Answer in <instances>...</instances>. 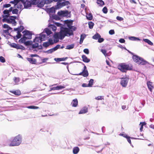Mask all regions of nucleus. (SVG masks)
Returning a JSON list of instances; mask_svg holds the SVG:
<instances>
[{"label": "nucleus", "instance_id": "nucleus-31", "mask_svg": "<svg viewBox=\"0 0 154 154\" xmlns=\"http://www.w3.org/2000/svg\"><path fill=\"white\" fill-rule=\"evenodd\" d=\"M100 37V35L99 34L97 33L93 36L92 38L95 39H98Z\"/></svg>", "mask_w": 154, "mask_h": 154}, {"label": "nucleus", "instance_id": "nucleus-63", "mask_svg": "<svg viewBox=\"0 0 154 154\" xmlns=\"http://www.w3.org/2000/svg\"><path fill=\"white\" fill-rule=\"evenodd\" d=\"M55 24L56 26H60L61 27V26L62 25L61 24L58 23H55Z\"/></svg>", "mask_w": 154, "mask_h": 154}, {"label": "nucleus", "instance_id": "nucleus-43", "mask_svg": "<svg viewBox=\"0 0 154 154\" xmlns=\"http://www.w3.org/2000/svg\"><path fill=\"white\" fill-rule=\"evenodd\" d=\"M94 23L92 22H88V25L89 28L92 29L94 26Z\"/></svg>", "mask_w": 154, "mask_h": 154}, {"label": "nucleus", "instance_id": "nucleus-44", "mask_svg": "<svg viewBox=\"0 0 154 154\" xmlns=\"http://www.w3.org/2000/svg\"><path fill=\"white\" fill-rule=\"evenodd\" d=\"M49 11L50 13H54L55 12V8L53 7H52L49 9Z\"/></svg>", "mask_w": 154, "mask_h": 154}, {"label": "nucleus", "instance_id": "nucleus-13", "mask_svg": "<svg viewBox=\"0 0 154 154\" xmlns=\"http://www.w3.org/2000/svg\"><path fill=\"white\" fill-rule=\"evenodd\" d=\"M13 8V7H11L8 10H5L3 11V13L4 15V16H6L8 17H10V12H11L12 11V9Z\"/></svg>", "mask_w": 154, "mask_h": 154}, {"label": "nucleus", "instance_id": "nucleus-10", "mask_svg": "<svg viewBox=\"0 0 154 154\" xmlns=\"http://www.w3.org/2000/svg\"><path fill=\"white\" fill-rule=\"evenodd\" d=\"M60 45H57L56 46L54 47V48L48 50L47 51H44L43 52L45 53H46L47 54H51L54 51L57 50V49H58L60 47Z\"/></svg>", "mask_w": 154, "mask_h": 154}, {"label": "nucleus", "instance_id": "nucleus-29", "mask_svg": "<svg viewBox=\"0 0 154 154\" xmlns=\"http://www.w3.org/2000/svg\"><path fill=\"white\" fill-rule=\"evenodd\" d=\"M79 151V149L78 147H75L73 149V152L74 154H77Z\"/></svg>", "mask_w": 154, "mask_h": 154}, {"label": "nucleus", "instance_id": "nucleus-39", "mask_svg": "<svg viewBox=\"0 0 154 154\" xmlns=\"http://www.w3.org/2000/svg\"><path fill=\"white\" fill-rule=\"evenodd\" d=\"M94 82V80L92 79H91L89 82V83L88 84V87H92L93 83Z\"/></svg>", "mask_w": 154, "mask_h": 154}, {"label": "nucleus", "instance_id": "nucleus-15", "mask_svg": "<svg viewBox=\"0 0 154 154\" xmlns=\"http://www.w3.org/2000/svg\"><path fill=\"white\" fill-rule=\"evenodd\" d=\"M76 75H82L84 77H86L88 75V73L87 69L83 70L82 72L80 73L75 74Z\"/></svg>", "mask_w": 154, "mask_h": 154}, {"label": "nucleus", "instance_id": "nucleus-59", "mask_svg": "<svg viewBox=\"0 0 154 154\" xmlns=\"http://www.w3.org/2000/svg\"><path fill=\"white\" fill-rule=\"evenodd\" d=\"M17 35H16V37L17 38H20L21 36V35L20 32H17Z\"/></svg>", "mask_w": 154, "mask_h": 154}, {"label": "nucleus", "instance_id": "nucleus-42", "mask_svg": "<svg viewBox=\"0 0 154 154\" xmlns=\"http://www.w3.org/2000/svg\"><path fill=\"white\" fill-rule=\"evenodd\" d=\"M26 108L30 109H38L39 108V107H38L33 106H27Z\"/></svg>", "mask_w": 154, "mask_h": 154}, {"label": "nucleus", "instance_id": "nucleus-2", "mask_svg": "<svg viewBox=\"0 0 154 154\" xmlns=\"http://www.w3.org/2000/svg\"><path fill=\"white\" fill-rule=\"evenodd\" d=\"M22 141V136L20 134L14 137L12 139L7 140V142L8 145L10 146H14L19 145Z\"/></svg>", "mask_w": 154, "mask_h": 154}, {"label": "nucleus", "instance_id": "nucleus-46", "mask_svg": "<svg viewBox=\"0 0 154 154\" xmlns=\"http://www.w3.org/2000/svg\"><path fill=\"white\" fill-rule=\"evenodd\" d=\"M14 81L15 83V84H17L20 81L19 78L15 77L14 79Z\"/></svg>", "mask_w": 154, "mask_h": 154}, {"label": "nucleus", "instance_id": "nucleus-8", "mask_svg": "<svg viewBox=\"0 0 154 154\" xmlns=\"http://www.w3.org/2000/svg\"><path fill=\"white\" fill-rule=\"evenodd\" d=\"M129 79L127 77L121 79L120 84L123 87H126L128 82Z\"/></svg>", "mask_w": 154, "mask_h": 154}, {"label": "nucleus", "instance_id": "nucleus-47", "mask_svg": "<svg viewBox=\"0 0 154 154\" xmlns=\"http://www.w3.org/2000/svg\"><path fill=\"white\" fill-rule=\"evenodd\" d=\"M45 4H49L53 2V0H44Z\"/></svg>", "mask_w": 154, "mask_h": 154}, {"label": "nucleus", "instance_id": "nucleus-34", "mask_svg": "<svg viewBox=\"0 0 154 154\" xmlns=\"http://www.w3.org/2000/svg\"><path fill=\"white\" fill-rule=\"evenodd\" d=\"M11 92L14 94L17 95H19L21 94L20 91L19 90L14 91Z\"/></svg>", "mask_w": 154, "mask_h": 154}, {"label": "nucleus", "instance_id": "nucleus-27", "mask_svg": "<svg viewBox=\"0 0 154 154\" xmlns=\"http://www.w3.org/2000/svg\"><path fill=\"white\" fill-rule=\"evenodd\" d=\"M23 0H14V1H11L10 2V3L14 4V8H16L17 4L20 1H22Z\"/></svg>", "mask_w": 154, "mask_h": 154}, {"label": "nucleus", "instance_id": "nucleus-22", "mask_svg": "<svg viewBox=\"0 0 154 154\" xmlns=\"http://www.w3.org/2000/svg\"><path fill=\"white\" fill-rule=\"evenodd\" d=\"M45 4L44 0H42L41 1H38L37 6L38 7H42L44 6Z\"/></svg>", "mask_w": 154, "mask_h": 154}, {"label": "nucleus", "instance_id": "nucleus-54", "mask_svg": "<svg viewBox=\"0 0 154 154\" xmlns=\"http://www.w3.org/2000/svg\"><path fill=\"white\" fill-rule=\"evenodd\" d=\"M103 13L105 14H106L107 12V8L106 7H104L103 9Z\"/></svg>", "mask_w": 154, "mask_h": 154}, {"label": "nucleus", "instance_id": "nucleus-61", "mask_svg": "<svg viewBox=\"0 0 154 154\" xmlns=\"http://www.w3.org/2000/svg\"><path fill=\"white\" fill-rule=\"evenodd\" d=\"M116 19L119 21H122L123 20V18L119 16H117L116 17Z\"/></svg>", "mask_w": 154, "mask_h": 154}, {"label": "nucleus", "instance_id": "nucleus-9", "mask_svg": "<svg viewBox=\"0 0 154 154\" xmlns=\"http://www.w3.org/2000/svg\"><path fill=\"white\" fill-rule=\"evenodd\" d=\"M57 15L60 17H67L68 15V11H61L58 12Z\"/></svg>", "mask_w": 154, "mask_h": 154}, {"label": "nucleus", "instance_id": "nucleus-14", "mask_svg": "<svg viewBox=\"0 0 154 154\" xmlns=\"http://www.w3.org/2000/svg\"><path fill=\"white\" fill-rule=\"evenodd\" d=\"M54 43L53 40L49 39L47 42H45L43 43V45L45 47H47L50 45H52Z\"/></svg>", "mask_w": 154, "mask_h": 154}, {"label": "nucleus", "instance_id": "nucleus-51", "mask_svg": "<svg viewBox=\"0 0 154 154\" xmlns=\"http://www.w3.org/2000/svg\"><path fill=\"white\" fill-rule=\"evenodd\" d=\"M0 61L2 63H4L5 61V58L2 57V56H0Z\"/></svg>", "mask_w": 154, "mask_h": 154}, {"label": "nucleus", "instance_id": "nucleus-60", "mask_svg": "<svg viewBox=\"0 0 154 154\" xmlns=\"http://www.w3.org/2000/svg\"><path fill=\"white\" fill-rule=\"evenodd\" d=\"M85 37H86V35L85 34L81 35V37H80V39L82 40H83L85 38Z\"/></svg>", "mask_w": 154, "mask_h": 154}, {"label": "nucleus", "instance_id": "nucleus-4", "mask_svg": "<svg viewBox=\"0 0 154 154\" xmlns=\"http://www.w3.org/2000/svg\"><path fill=\"white\" fill-rule=\"evenodd\" d=\"M118 69L122 72H126L127 70H131L132 69L131 66L125 63H121L118 66Z\"/></svg>", "mask_w": 154, "mask_h": 154}, {"label": "nucleus", "instance_id": "nucleus-21", "mask_svg": "<svg viewBox=\"0 0 154 154\" xmlns=\"http://www.w3.org/2000/svg\"><path fill=\"white\" fill-rule=\"evenodd\" d=\"M23 6L22 2L21 1H20L17 4L16 8L20 10H22L23 9Z\"/></svg>", "mask_w": 154, "mask_h": 154}, {"label": "nucleus", "instance_id": "nucleus-35", "mask_svg": "<svg viewBox=\"0 0 154 154\" xmlns=\"http://www.w3.org/2000/svg\"><path fill=\"white\" fill-rule=\"evenodd\" d=\"M23 26H21L20 28H16V29L15 28L14 29V30L15 31H18V32H20L22 31V30L23 29Z\"/></svg>", "mask_w": 154, "mask_h": 154}, {"label": "nucleus", "instance_id": "nucleus-3", "mask_svg": "<svg viewBox=\"0 0 154 154\" xmlns=\"http://www.w3.org/2000/svg\"><path fill=\"white\" fill-rule=\"evenodd\" d=\"M133 59L134 62L138 64L144 65L148 63V62L144 60L143 58L137 55H134Z\"/></svg>", "mask_w": 154, "mask_h": 154}, {"label": "nucleus", "instance_id": "nucleus-38", "mask_svg": "<svg viewBox=\"0 0 154 154\" xmlns=\"http://www.w3.org/2000/svg\"><path fill=\"white\" fill-rule=\"evenodd\" d=\"M74 46V44H71L70 45H67L66 46V49H71L73 48Z\"/></svg>", "mask_w": 154, "mask_h": 154}, {"label": "nucleus", "instance_id": "nucleus-48", "mask_svg": "<svg viewBox=\"0 0 154 154\" xmlns=\"http://www.w3.org/2000/svg\"><path fill=\"white\" fill-rule=\"evenodd\" d=\"M39 0H33L31 3V4H33V5H37V3H38V1Z\"/></svg>", "mask_w": 154, "mask_h": 154}, {"label": "nucleus", "instance_id": "nucleus-25", "mask_svg": "<svg viewBox=\"0 0 154 154\" xmlns=\"http://www.w3.org/2000/svg\"><path fill=\"white\" fill-rule=\"evenodd\" d=\"M82 58L83 61L87 63L90 61V60L88 59L85 55H82Z\"/></svg>", "mask_w": 154, "mask_h": 154}, {"label": "nucleus", "instance_id": "nucleus-37", "mask_svg": "<svg viewBox=\"0 0 154 154\" xmlns=\"http://www.w3.org/2000/svg\"><path fill=\"white\" fill-rule=\"evenodd\" d=\"M97 2L100 6H102L104 4V2L102 0H97Z\"/></svg>", "mask_w": 154, "mask_h": 154}, {"label": "nucleus", "instance_id": "nucleus-20", "mask_svg": "<svg viewBox=\"0 0 154 154\" xmlns=\"http://www.w3.org/2000/svg\"><path fill=\"white\" fill-rule=\"evenodd\" d=\"M32 49L34 51L35 50L34 49L35 48H38V49H41L42 48V46L41 45L38 46V43L36 42L35 43V44H32Z\"/></svg>", "mask_w": 154, "mask_h": 154}, {"label": "nucleus", "instance_id": "nucleus-28", "mask_svg": "<svg viewBox=\"0 0 154 154\" xmlns=\"http://www.w3.org/2000/svg\"><path fill=\"white\" fill-rule=\"evenodd\" d=\"M43 33H44L46 35H50L51 34V32L49 29L46 28L44 29V32ZM46 35L47 36V35Z\"/></svg>", "mask_w": 154, "mask_h": 154}, {"label": "nucleus", "instance_id": "nucleus-58", "mask_svg": "<svg viewBox=\"0 0 154 154\" xmlns=\"http://www.w3.org/2000/svg\"><path fill=\"white\" fill-rule=\"evenodd\" d=\"M83 51L84 53L87 54H88L89 53V51L88 49H85Z\"/></svg>", "mask_w": 154, "mask_h": 154}, {"label": "nucleus", "instance_id": "nucleus-40", "mask_svg": "<svg viewBox=\"0 0 154 154\" xmlns=\"http://www.w3.org/2000/svg\"><path fill=\"white\" fill-rule=\"evenodd\" d=\"M86 17L88 20H91L92 19V16L91 14H88L86 15Z\"/></svg>", "mask_w": 154, "mask_h": 154}, {"label": "nucleus", "instance_id": "nucleus-30", "mask_svg": "<svg viewBox=\"0 0 154 154\" xmlns=\"http://www.w3.org/2000/svg\"><path fill=\"white\" fill-rule=\"evenodd\" d=\"M129 40L132 41L140 40V39H139V38H137L134 36L129 37Z\"/></svg>", "mask_w": 154, "mask_h": 154}, {"label": "nucleus", "instance_id": "nucleus-56", "mask_svg": "<svg viewBox=\"0 0 154 154\" xmlns=\"http://www.w3.org/2000/svg\"><path fill=\"white\" fill-rule=\"evenodd\" d=\"M104 39L103 38H101V37L99 38L98 39V42L99 43H101L104 41Z\"/></svg>", "mask_w": 154, "mask_h": 154}, {"label": "nucleus", "instance_id": "nucleus-52", "mask_svg": "<svg viewBox=\"0 0 154 154\" xmlns=\"http://www.w3.org/2000/svg\"><path fill=\"white\" fill-rule=\"evenodd\" d=\"M101 51L102 53L105 56H107V54H106V51L105 50L102 49L101 50Z\"/></svg>", "mask_w": 154, "mask_h": 154}, {"label": "nucleus", "instance_id": "nucleus-1", "mask_svg": "<svg viewBox=\"0 0 154 154\" xmlns=\"http://www.w3.org/2000/svg\"><path fill=\"white\" fill-rule=\"evenodd\" d=\"M66 23L67 24V26L69 29L66 28L61 29L60 32L58 34V36L60 39H63L66 36H69L73 35L72 30L75 31L76 28L71 25L72 22L70 21H65Z\"/></svg>", "mask_w": 154, "mask_h": 154}, {"label": "nucleus", "instance_id": "nucleus-16", "mask_svg": "<svg viewBox=\"0 0 154 154\" xmlns=\"http://www.w3.org/2000/svg\"><path fill=\"white\" fill-rule=\"evenodd\" d=\"M65 87V86L58 85L56 87H54L51 88L49 91H51L52 90H59L60 89L64 88Z\"/></svg>", "mask_w": 154, "mask_h": 154}, {"label": "nucleus", "instance_id": "nucleus-41", "mask_svg": "<svg viewBox=\"0 0 154 154\" xmlns=\"http://www.w3.org/2000/svg\"><path fill=\"white\" fill-rule=\"evenodd\" d=\"M3 27L4 29H11V28L10 26H9L8 25L6 24H4L3 26Z\"/></svg>", "mask_w": 154, "mask_h": 154}, {"label": "nucleus", "instance_id": "nucleus-32", "mask_svg": "<svg viewBox=\"0 0 154 154\" xmlns=\"http://www.w3.org/2000/svg\"><path fill=\"white\" fill-rule=\"evenodd\" d=\"M49 27L52 29V30L54 31H55L56 29V27L55 25L53 24H50L49 26Z\"/></svg>", "mask_w": 154, "mask_h": 154}, {"label": "nucleus", "instance_id": "nucleus-55", "mask_svg": "<svg viewBox=\"0 0 154 154\" xmlns=\"http://www.w3.org/2000/svg\"><path fill=\"white\" fill-rule=\"evenodd\" d=\"M109 34L112 35L115 33V32L114 30L111 29L109 31Z\"/></svg>", "mask_w": 154, "mask_h": 154}, {"label": "nucleus", "instance_id": "nucleus-24", "mask_svg": "<svg viewBox=\"0 0 154 154\" xmlns=\"http://www.w3.org/2000/svg\"><path fill=\"white\" fill-rule=\"evenodd\" d=\"M78 104V101L77 99H75L72 100L71 105L73 107H76Z\"/></svg>", "mask_w": 154, "mask_h": 154}, {"label": "nucleus", "instance_id": "nucleus-62", "mask_svg": "<svg viewBox=\"0 0 154 154\" xmlns=\"http://www.w3.org/2000/svg\"><path fill=\"white\" fill-rule=\"evenodd\" d=\"M11 5L10 4H5L3 5V7L4 8H7L11 6Z\"/></svg>", "mask_w": 154, "mask_h": 154}, {"label": "nucleus", "instance_id": "nucleus-53", "mask_svg": "<svg viewBox=\"0 0 154 154\" xmlns=\"http://www.w3.org/2000/svg\"><path fill=\"white\" fill-rule=\"evenodd\" d=\"M26 40V39L23 36V38L20 39V42H21V43H24L25 44Z\"/></svg>", "mask_w": 154, "mask_h": 154}, {"label": "nucleus", "instance_id": "nucleus-36", "mask_svg": "<svg viewBox=\"0 0 154 154\" xmlns=\"http://www.w3.org/2000/svg\"><path fill=\"white\" fill-rule=\"evenodd\" d=\"M143 41L146 42L148 44L152 45H153V43L149 40L147 39H143Z\"/></svg>", "mask_w": 154, "mask_h": 154}, {"label": "nucleus", "instance_id": "nucleus-17", "mask_svg": "<svg viewBox=\"0 0 154 154\" xmlns=\"http://www.w3.org/2000/svg\"><path fill=\"white\" fill-rule=\"evenodd\" d=\"M88 111V108L86 106L82 108L79 112V114H85Z\"/></svg>", "mask_w": 154, "mask_h": 154}, {"label": "nucleus", "instance_id": "nucleus-6", "mask_svg": "<svg viewBox=\"0 0 154 154\" xmlns=\"http://www.w3.org/2000/svg\"><path fill=\"white\" fill-rule=\"evenodd\" d=\"M53 1L55 2H57V5L55 6V8L57 9L60 8L65 5L70 4V2L69 1L61 2V0H53Z\"/></svg>", "mask_w": 154, "mask_h": 154}, {"label": "nucleus", "instance_id": "nucleus-12", "mask_svg": "<svg viewBox=\"0 0 154 154\" xmlns=\"http://www.w3.org/2000/svg\"><path fill=\"white\" fill-rule=\"evenodd\" d=\"M16 16H11L10 17V23H11L14 26L16 25V22L15 20V19L16 18Z\"/></svg>", "mask_w": 154, "mask_h": 154}, {"label": "nucleus", "instance_id": "nucleus-7", "mask_svg": "<svg viewBox=\"0 0 154 154\" xmlns=\"http://www.w3.org/2000/svg\"><path fill=\"white\" fill-rule=\"evenodd\" d=\"M23 36L26 40L30 39L32 38V34L30 32L26 30L23 31Z\"/></svg>", "mask_w": 154, "mask_h": 154}, {"label": "nucleus", "instance_id": "nucleus-45", "mask_svg": "<svg viewBox=\"0 0 154 154\" xmlns=\"http://www.w3.org/2000/svg\"><path fill=\"white\" fill-rule=\"evenodd\" d=\"M12 11V13L13 14H17L18 10L17 9H14L13 10L12 9V11Z\"/></svg>", "mask_w": 154, "mask_h": 154}, {"label": "nucleus", "instance_id": "nucleus-11", "mask_svg": "<svg viewBox=\"0 0 154 154\" xmlns=\"http://www.w3.org/2000/svg\"><path fill=\"white\" fill-rule=\"evenodd\" d=\"M21 1L22 2L24 8H27L31 6V3L30 2L26 1L25 2L24 0H23L22 1Z\"/></svg>", "mask_w": 154, "mask_h": 154}, {"label": "nucleus", "instance_id": "nucleus-50", "mask_svg": "<svg viewBox=\"0 0 154 154\" xmlns=\"http://www.w3.org/2000/svg\"><path fill=\"white\" fill-rule=\"evenodd\" d=\"M32 42L30 41H28L25 42L24 44L26 45H31Z\"/></svg>", "mask_w": 154, "mask_h": 154}, {"label": "nucleus", "instance_id": "nucleus-57", "mask_svg": "<svg viewBox=\"0 0 154 154\" xmlns=\"http://www.w3.org/2000/svg\"><path fill=\"white\" fill-rule=\"evenodd\" d=\"M130 137L128 136V137H127L126 138L127 139V141H128V143H130V144H131V145L133 147V145H132L131 144V140L130 139Z\"/></svg>", "mask_w": 154, "mask_h": 154}, {"label": "nucleus", "instance_id": "nucleus-18", "mask_svg": "<svg viewBox=\"0 0 154 154\" xmlns=\"http://www.w3.org/2000/svg\"><path fill=\"white\" fill-rule=\"evenodd\" d=\"M10 45L12 48H16L17 49H21L22 46L17 45L14 43H11L9 44Z\"/></svg>", "mask_w": 154, "mask_h": 154}, {"label": "nucleus", "instance_id": "nucleus-26", "mask_svg": "<svg viewBox=\"0 0 154 154\" xmlns=\"http://www.w3.org/2000/svg\"><path fill=\"white\" fill-rule=\"evenodd\" d=\"M147 85L149 90L151 91L152 89L153 88V86L152 85V83L150 81L148 82H147Z\"/></svg>", "mask_w": 154, "mask_h": 154}, {"label": "nucleus", "instance_id": "nucleus-49", "mask_svg": "<svg viewBox=\"0 0 154 154\" xmlns=\"http://www.w3.org/2000/svg\"><path fill=\"white\" fill-rule=\"evenodd\" d=\"M145 124V122H140V125H141V127L140 128V131H142V129L143 128V126Z\"/></svg>", "mask_w": 154, "mask_h": 154}, {"label": "nucleus", "instance_id": "nucleus-64", "mask_svg": "<svg viewBox=\"0 0 154 154\" xmlns=\"http://www.w3.org/2000/svg\"><path fill=\"white\" fill-rule=\"evenodd\" d=\"M119 42L121 43H124L125 42V40L123 38H121L119 40Z\"/></svg>", "mask_w": 154, "mask_h": 154}, {"label": "nucleus", "instance_id": "nucleus-23", "mask_svg": "<svg viewBox=\"0 0 154 154\" xmlns=\"http://www.w3.org/2000/svg\"><path fill=\"white\" fill-rule=\"evenodd\" d=\"M27 59L30 63L32 64H35L36 62V60L34 58H27Z\"/></svg>", "mask_w": 154, "mask_h": 154}, {"label": "nucleus", "instance_id": "nucleus-19", "mask_svg": "<svg viewBox=\"0 0 154 154\" xmlns=\"http://www.w3.org/2000/svg\"><path fill=\"white\" fill-rule=\"evenodd\" d=\"M2 17L3 18L2 20L3 22H7L8 23H9L10 17H8L7 16L4 15H2Z\"/></svg>", "mask_w": 154, "mask_h": 154}, {"label": "nucleus", "instance_id": "nucleus-33", "mask_svg": "<svg viewBox=\"0 0 154 154\" xmlns=\"http://www.w3.org/2000/svg\"><path fill=\"white\" fill-rule=\"evenodd\" d=\"M67 58H55L54 60L57 61V62H58V61H64Z\"/></svg>", "mask_w": 154, "mask_h": 154}, {"label": "nucleus", "instance_id": "nucleus-5", "mask_svg": "<svg viewBox=\"0 0 154 154\" xmlns=\"http://www.w3.org/2000/svg\"><path fill=\"white\" fill-rule=\"evenodd\" d=\"M46 39V35L44 33H42L37 35L34 39L33 42L34 43L41 42L45 40Z\"/></svg>", "mask_w": 154, "mask_h": 154}]
</instances>
